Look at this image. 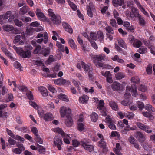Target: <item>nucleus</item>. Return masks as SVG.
<instances>
[{"label":"nucleus","mask_w":155,"mask_h":155,"mask_svg":"<svg viewBox=\"0 0 155 155\" xmlns=\"http://www.w3.org/2000/svg\"><path fill=\"white\" fill-rule=\"evenodd\" d=\"M111 59L113 61H117L119 63L123 64L124 62V61L122 59L120 58L118 55H115L114 57H112Z\"/></svg>","instance_id":"32"},{"label":"nucleus","mask_w":155,"mask_h":155,"mask_svg":"<svg viewBox=\"0 0 155 155\" xmlns=\"http://www.w3.org/2000/svg\"><path fill=\"white\" fill-rule=\"evenodd\" d=\"M44 119L45 121H51L53 119V117L51 113H47L44 115Z\"/></svg>","instance_id":"26"},{"label":"nucleus","mask_w":155,"mask_h":155,"mask_svg":"<svg viewBox=\"0 0 155 155\" xmlns=\"http://www.w3.org/2000/svg\"><path fill=\"white\" fill-rule=\"evenodd\" d=\"M41 54L45 56L48 55L50 53V49L48 48H46L44 50H42L41 52Z\"/></svg>","instance_id":"48"},{"label":"nucleus","mask_w":155,"mask_h":155,"mask_svg":"<svg viewBox=\"0 0 155 155\" xmlns=\"http://www.w3.org/2000/svg\"><path fill=\"white\" fill-rule=\"evenodd\" d=\"M145 109L150 112H154L155 111V108L150 104H146L145 107Z\"/></svg>","instance_id":"35"},{"label":"nucleus","mask_w":155,"mask_h":155,"mask_svg":"<svg viewBox=\"0 0 155 155\" xmlns=\"http://www.w3.org/2000/svg\"><path fill=\"white\" fill-rule=\"evenodd\" d=\"M106 31L109 34H113L114 33V31L113 29L110 26H107L105 28Z\"/></svg>","instance_id":"51"},{"label":"nucleus","mask_w":155,"mask_h":155,"mask_svg":"<svg viewBox=\"0 0 155 155\" xmlns=\"http://www.w3.org/2000/svg\"><path fill=\"white\" fill-rule=\"evenodd\" d=\"M21 21L24 22H28L31 21V18L29 17L23 16L21 17Z\"/></svg>","instance_id":"46"},{"label":"nucleus","mask_w":155,"mask_h":155,"mask_svg":"<svg viewBox=\"0 0 155 155\" xmlns=\"http://www.w3.org/2000/svg\"><path fill=\"white\" fill-rule=\"evenodd\" d=\"M139 24L142 26H144L146 24V22L144 17L140 15L138 18Z\"/></svg>","instance_id":"25"},{"label":"nucleus","mask_w":155,"mask_h":155,"mask_svg":"<svg viewBox=\"0 0 155 155\" xmlns=\"http://www.w3.org/2000/svg\"><path fill=\"white\" fill-rule=\"evenodd\" d=\"M95 58L97 61H100L102 60H104L106 59V57L104 54L96 55Z\"/></svg>","instance_id":"33"},{"label":"nucleus","mask_w":155,"mask_h":155,"mask_svg":"<svg viewBox=\"0 0 155 155\" xmlns=\"http://www.w3.org/2000/svg\"><path fill=\"white\" fill-rule=\"evenodd\" d=\"M135 137L140 142H143L145 140V136L141 132H137Z\"/></svg>","instance_id":"18"},{"label":"nucleus","mask_w":155,"mask_h":155,"mask_svg":"<svg viewBox=\"0 0 155 155\" xmlns=\"http://www.w3.org/2000/svg\"><path fill=\"white\" fill-rule=\"evenodd\" d=\"M25 40V34L24 32L21 33V34L16 36L15 37L14 42L15 43L19 42V44L22 45L24 44Z\"/></svg>","instance_id":"8"},{"label":"nucleus","mask_w":155,"mask_h":155,"mask_svg":"<svg viewBox=\"0 0 155 155\" xmlns=\"http://www.w3.org/2000/svg\"><path fill=\"white\" fill-rule=\"evenodd\" d=\"M52 130L55 132L57 133L58 134H61L62 137L63 138L64 141L66 144H70V140H71V138L69 135L65 133L61 128L58 127L52 129Z\"/></svg>","instance_id":"2"},{"label":"nucleus","mask_w":155,"mask_h":155,"mask_svg":"<svg viewBox=\"0 0 155 155\" xmlns=\"http://www.w3.org/2000/svg\"><path fill=\"white\" fill-rule=\"evenodd\" d=\"M111 87L115 91L122 90L123 88L122 85L117 82H114L112 84Z\"/></svg>","instance_id":"13"},{"label":"nucleus","mask_w":155,"mask_h":155,"mask_svg":"<svg viewBox=\"0 0 155 155\" xmlns=\"http://www.w3.org/2000/svg\"><path fill=\"white\" fill-rule=\"evenodd\" d=\"M91 120L94 122H96L97 120L98 116L97 114L95 113H92L91 116Z\"/></svg>","instance_id":"43"},{"label":"nucleus","mask_w":155,"mask_h":155,"mask_svg":"<svg viewBox=\"0 0 155 155\" xmlns=\"http://www.w3.org/2000/svg\"><path fill=\"white\" fill-rule=\"evenodd\" d=\"M148 48L150 49L151 53L155 55V47L151 45Z\"/></svg>","instance_id":"64"},{"label":"nucleus","mask_w":155,"mask_h":155,"mask_svg":"<svg viewBox=\"0 0 155 155\" xmlns=\"http://www.w3.org/2000/svg\"><path fill=\"white\" fill-rule=\"evenodd\" d=\"M3 29L5 31L9 32L13 30V27L10 25H4L3 27Z\"/></svg>","instance_id":"40"},{"label":"nucleus","mask_w":155,"mask_h":155,"mask_svg":"<svg viewBox=\"0 0 155 155\" xmlns=\"http://www.w3.org/2000/svg\"><path fill=\"white\" fill-rule=\"evenodd\" d=\"M87 12L88 15L91 18L93 16V14L92 12V11L93 9H91L90 7L87 6Z\"/></svg>","instance_id":"58"},{"label":"nucleus","mask_w":155,"mask_h":155,"mask_svg":"<svg viewBox=\"0 0 155 155\" xmlns=\"http://www.w3.org/2000/svg\"><path fill=\"white\" fill-rule=\"evenodd\" d=\"M104 101L103 100H101L99 102V104L97 106V108L101 110V114L102 116H105L107 114L106 113V108L104 106Z\"/></svg>","instance_id":"12"},{"label":"nucleus","mask_w":155,"mask_h":155,"mask_svg":"<svg viewBox=\"0 0 155 155\" xmlns=\"http://www.w3.org/2000/svg\"><path fill=\"white\" fill-rule=\"evenodd\" d=\"M117 39L119 45L124 49H126L127 48V46L124 41L122 38H117Z\"/></svg>","instance_id":"29"},{"label":"nucleus","mask_w":155,"mask_h":155,"mask_svg":"<svg viewBox=\"0 0 155 155\" xmlns=\"http://www.w3.org/2000/svg\"><path fill=\"white\" fill-rule=\"evenodd\" d=\"M137 105L140 110H142L143 109L145 108L144 104L143 102L137 101Z\"/></svg>","instance_id":"47"},{"label":"nucleus","mask_w":155,"mask_h":155,"mask_svg":"<svg viewBox=\"0 0 155 155\" xmlns=\"http://www.w3.org/2000/svg\"><path fill=\"white\" fill-rule=\"evenodd\" d=\"M44 37V39L43 38L38 39L37 40V42L38 43H41L43 41L45 44H46L48 42V35L47 32H45L43 34L39 33L37 35L36 38H39Z\"/></svg>","instance_id":"7"},{"label":"nucleus","mask_w":155,"mask_h":155,"mask_svg":"<svg viewBox=\"0 0 155 155\" xmlns=\"http://www.w3.org/2000/svg\"><path fill=\"white\" fill-rule=\"evenodd\" d=\"M94 63L97 67H99L102 69H108L111 67V66L105 64L100 61H95L94 62Z\"/></svg>","instance_id":"20"},{"label":"nucleus","mask_w":155,"mask_h":155,"mask_svg":"<svg viewBox=\"0 0 155 155\" xmlns=\"http://www.w3.org/2000/svg\"><path fill=\"white\" fill-rule=\"evenodd\" d=\"M99 146L101 147L102 148L105 152H107L108 151L107 148L106 147V143L104 141V140H102L99 142Z\"/></svg>","instance_id":"24"},{"label":"nucleus","mask_w":155,"mask_h":155,"mask_svg":"<svg viewBox=\"0 0 155 155\" xmlns=\"http://www.w3.org/2000/svg\"><path fill=\"white\" fill-rule=\"evenodd\" d=\"M109 104L111 108L114 110L117 111L118 110V106L115 102L110 101L109 103Z\"/></svg>","instance_id":"30"},{"label":"nucleus","mask_w":155,"mask_h":155,"mask_svg":"<svg viewBox=\"0 0 155 155\" xmlns=\"http://www.w3.org/2000/svg\"><path fill=\"white\" fill-rule=\"evenodd\" d=\"M110 24L113 27L117 28L118 27V25H117L116 21L115 19H112L110 20Z\"/></svg>","instance_id":"52"},{"label":"nucleus","mask_w":155,"mask_h":155,"mask_svg":"<svg viewBox=\"0 0 155 155\" xmlns=\"http://www.w3.org/2000/svg\"><path fill=\"white\" fill-rule=\"evenodd\" d=\"M137 126L140 129L143 130L147 133H150L152 132V130H150L149 126L145 125L143 124L137 122L136 123Z\"/></svg>","instance_id":"9"},{"label":"nucleus","mask_w":155,"mask_h":155,"mask_svg":"<svg viewBox=\"0 0 155 155\" xmlns=\"http://www.w3.org/2000/svg\"><path fill=\"white\" fill-rule=\"evenodd\" d=\"M12 12L10 11H8L6 13L3 15H0V24L2 25L5 22V20L8 19L10 17V18L8 19L10 22H11L13 19L14 18V16H11Z\"/></svg>","instance_id":"4"},{"label":"nucleus","mask_w":155,"mask_h":155,"mask_svg":"<svg viewBox=\"0 0 155 155\" xmlns=\"http://www.w3.org/2000/svg\"><path fill=\"white\" fill-rule=\"evenodd\" d=\"M124 116L130 119H133L135 115L132 112H126L124 113Z\"/></svg>","instance_id":"36"},{"label":"nucleus","mask_w":155,"mask_h":155,"mask_svg":"<svg viewBox=\"0 0 155 155\" xmlns=\"http://www.w3.org/2000/svg\"><path fill=\"white\" fill-rule=\"evenodd\" d=\"M125 76L121 72H119L115 75V77L117 80H120L125 78Z\"/></svg>","instance_id":"42"},{"label":"nucleus","mask_w":155,"mask_h":155,"mask_svg":"<svg viewBox=\"0 0 155 155\" xmlns=\"http://www.w3.org/2000/svg\"><path fill=\"white\" fill-rule=\"evenodd\" d=\"M124 0H113L112 3L114 6H121L124 3Z\"/></svg>","instance_id":"27"},{"label":"nucleus","mask_w":155,"mask_h":155,"mask_svg":"<svg viewBox=\"0 0 155 155\" xmlns=\"http://www.w3.org/2000/svg\"><path fill=\"white\" fill-rule=\"evenodd\" d=\"M142 45V42L137 39H135L133 43V45L134 47L139 48Z\"/></svg>","instance_id":"38"},{"label":"nucleus","mask_w":155,"mask_h":155,"mask_svg":"<svg viewBox=\"0 0 155 155\" xmlns=\"http://www.w3.org/2000/svg\"><path fill=\"white\" fill-rule=\"evenodd\" d=\"M152 64H149L146 68V71L147 74L150 75L152 73Z\"/></svg>","instance_id":"45"},{"label":"nucleus","mask_w":155,"mask_h":155,"mask_svg":"<svg viewBox=\"0 0 155 155\" xmlns=\"http://www.w3.org/2000/svg\"><path fill=\"white\" fill-rule=\"evenodd\" d=\"M54 61V59L52 55H50L48 59L46 61L45 64H48L51 62Z\"/></svg>","instance_id":"62"},{"label":"nucleus","mask_w":155,"mask_h":155,"mask_svg":"<svg viewBox=\"0 0 155 155\" xmlns=\"http://www.w3.org/2000/svg\"><path fill=\"white\" fill-rule=\"evenodd\" d=\"M54 82L55 84L59 85L70 84V82L68 80H66L62 78L54 80Z\"/></svg>","instance_id":"14"},{"label":"nucleus","mask_w":155,"mask_h":155,"mask_svg":"<svg viewBox=\"0 0 155 155\" xmlns=\"http://www.w3.org/2000/svg\"><path fill=\"white\" fill-rule=\"evenodd\" d=\"M48 15L51 17V20L53 24H58L61 22V17L59 15L54 14L51 9L48 10Z\"/></svg>","instance_id":"3"},{"label":"nucleus","mask_w":155,"mask_h":155,"mask_svg":"<svg viewBox=\"0 0 155 155\" xmlns=\"http://www.w3.org/2000/svg\"><path fill=\"white\" fill-rule=\"evenodd\" d=\"M31 131L34 134V135L36 136H37L39 135L38 130L35 127H32L31 128Z\"/></svg>","instance_id":"59"},{"label":"nucleus","mask_w":155,"mask_h":155,"mask_svg":"<svg viewBox=\"0 0 155 155\" xmlns=\"http://www.w3.org/2000/svg\"><path fill=\"white\" fill-rule=\"evenodd\" d=\"M35 13L37 17L40 20L44 22H48L50 24V21L48 18L45 16L41 9L37 8L35 11Z\"/></svg>","instance_id":"6"},{"label":"nucleus","mask_w":155,"mask_h":155,"mask_svg":"<svg viewBox=\"0 0 155 155\" xmlns=\"http://www.w3.org/2000/svg\"><path fill=\"white\" fill-rule=\"evenodd\" d=\"M81 145L83 146L85 149L89 152H91L94 150V147L91 145H89L83 141L81 142Z\"/></svg>","instance_id":"15"},{"label":"nucleus","mask_w":155,"mask_h":155,"mask_svg":"<svg viewBox=\"0 0 155 155\" xmlns=\"http://www.w3.org/2000/svg\"><path fill=\"white\" fill-rule=\"evenodd\" d=\"M90 36L92 39L95 40H97L98 38L95 32H91L90 33Z\"/></svg>","instance_id":"57"},{"label":"nucleus","mask_w":155,"mask_h":155,"mask_svg":"<svg viewBox=\"0 0 155 155\" xmlns=\"http://www.w3.org/2000/svg\"><path fill=\"white\" fill-rule=\"evenodd\" d=\"M138 90L142 92H145L147 90V87L145 85L141 84L138 87Z\"/></svg>","instance_id":"53"},{"label":"nucleus","mask_w":155,"mask_h":155,"mask_svg":"<svg viewBox=\"0 0 155 155\" xmlns=\"http://www.w3.org/2000/svg\"><path fill=\"white\" fill-rule=\"evenodd\" d=\"M58 97L59 99L66 102H68L69 101V99L67 96L65 94H61L58 96Z\"/></svg>","instance_id":"37"},{"label":"nucleus","mask_w":155,"mask_h":155,"mask_svg":"<svg viewBox=\"0 0 155 155\" xmlns=\"http://www.w3.org/2000/svg\"><path fill=\"white\" fill-rule=\"evenodd\" d=\"M97 35L100 41L101 42H102L103 41L104 38V35L103 32L101 31H99L97 32Z\"/></svg>","instance_id":"50"},{"label":"nucleus","mask_w":155,"mask_h":155,"mask_svg":"<svg viewBox=\"0 0 155 155\" xmlns=\"http://www.w3.org/2000/svg\"><path fill=\"white\" fill-rule=\"evenodd\" d=\"M48 89L51 92L53 93H55L56 90L51 85L48 84L47 86Z\"/></svg>","instance_id":"63"},{"label":"nucleus","mask_w":155,"mask_h":155,"mask_svg":"<svg viewBox=\"0 0 155 155\" xmlns=\"http://www.w3.org/2000/svg\"><path fill=\"white\" fill-rule=\"evenodd\" d=\"M62 144L61 139L56 136L55 137L54 141V146L56 147L60 150L61 149V145Z\"/></svg>","instance_id":"11"},{"label":"nucleus","mask_w":155,"mask_h":155,"mask_svg":"<svg viewBox=\"0 0 155 155\" xmlns=\"http://www.w3.org/2000/svg\"><path fill=\"white\" fill-rule=\"evenodd\" d=\"M123 25L125 27L127 30L130 31L133 33L134 32L135 30L134 26L133 25H131L129 22L127 21L124 22Z\"/></svg>","instance_id":"17"},{"label":"nucleus","mask_w":155,"mask_h":155,"mask_svg":"<svg viewBox=\"0 0 155 155\" xmlns=\"http://www.w3.org/2000/svg\"><path fill=\"white\" fill-rule=\"evenodd\" d=\"M89 97L87 95H83L79 98V101L82 104H87L89 100Z\"/></svg>","instance_id":"23"},{"label":"nucleus","mask_w":155,"mask_h":155,"mask_svg":"<svg viewBox=\"0 0 155 155\" xmlns=\"http://www.w3.org/2000/svg\"><path fill=\"white\" fill-rule=\"evenodd\" d=\"M126 91V93L124 95L126 99H127L131 96L130 93H131L132 96L134 97H136L138 95L136 86L135 85H132L131 86H127Z\"/></svg>","instance_id":"1"},{"label":"nucleus","mask_w":155,"mask_h":155,"mask_svg":"<svg viewBox=\"0 0 155 155\" xmlns=\"http://www.w3.org/2000/svg\"><path fill=\"white\" fill-rule=\"evenodd\" d=\"M82 67L84 69V71H88L90 70V66L86 64L85 63H82Z\"/></svg>","instance_id":"54"},{"label":"nucleus","mask_w":155,"mask_h":155,"mask_svg":"<svg viewBox=\"0 0 155 155\" xmlns=\"http://www.w3.org/2000/svg\"><path fill=\"white\" fill-rule=\"evenodd\" d=\"M63 26L65 30L70 34H72L73 32V30L69 25L66 22H63Z\"/></svg>","instance_id":"21"},{"label":"nucleus","mask_w":155,"mask_h":155,"mask_svg":"<svg viewBox=\"0 0 155 155\" xmlns=\"http://www.w3.org/2000/svg\"><path fill=\"white\" fill-rule=\"evenodd\" d=\"M131 11L130 14V16L132 19L135 20V18H138L140 15L138 9L134 7L131 8Z\"/></svg>","instance_id":"10"},{"label":"nucleus","mask_w":155,"mask_h":155,"mask_svg":"<svg viewBox=\"0 0 155 155\" xmlns=\"http://www.w3.org/2000/svg\"><path fill=\"white\" fill-rule=\"evenodd\" d=\"M138 52L141 54H145L147 52V49L144 46H141L138 49Z\"/></svg>","instance_id":"39"},{"label":"nucleus","mask_w":155,"mask_h":155,"mask_svg":"<svg viewBox=\"0 0 155 155\" xmlns=\"http://www.w3.org/2000/svg\"><path fill=\"white\" fill-rule=\"evenodd\" d=\"M31 53L29 51L26 50V51H24L23 50L21 56L24 58H29L31 57Z\"/></svg>","instance_id":"34"},{"label":"nucleus","mask_w":155,"mask_h":155,"mask_svg":"<svg viewBox=\"0 0 155 155\" xmlns=\"http://www.w3.org/2000/svg\"><path fill=\"white\" fill-rule=\"evenodd\" d=\"M131 81L134 83H138L140 81V79L137 76L131 78Z\"/></svg>","instance_id":"60"},{"label":"nucleus","mask_w":155,"mask_h":155,"mask_svg":"<svg viewBox=\"0 0 155 155\" xmlns=\"http://www.w3.org/2000/svg\"><path fill=\"white\" fill-rule=\"evenodd\" d=\"M14 23L16 25L19 27L23 25L22 22L18 19H15L14 21Z\"/></svg>","instance_id":"61"},{"label":"nucleus","mask_w":155,"mask_h":155,"mask_svg":"<svg viewBox=\"0 0 155 155\" xmlns=\"http://www.w3.org/2000/svg\"><path fill=\"white\" fill-rule=\"evenodd\" d=\"M67 1L71 8L73 10L75 11L77 9V7L75 4L72 2L70 0H67Z\"/></svg>","instance_id":"44"},{"label":"nucleus","mask_w":155,"mask_h":155,"mask_svg":"<svg viewBox=\"0 0 155 155\" xmlns=\"http://www.w3.org/2000/svg\"><path fill=\"white\" fill-rule=\"evenodd\" d=\"M35 140L40 144H42L43 143V140L40 137L39 135L35 137Z\"/></svg>","instance_id":"56"},{"label":"nucleus","mask_w":155,"mask_h":155,"mask_svg":"<svg viewBox=\"0 0 155 155\" xmlns=\"http://www.w3.org/2000/svg\"><path fill=\"white\" fill-rule=\"evenodd\" d=\"M67 118L65 121V124L68 127H71L73 125V121L70 116L66 117Z\"/></svg>","instance_id":"28"},{"label":"nucleus","mask_w":155,"mask_h":155,"mask_svg":"<svg viewBox=\"0 0 155 155\" xmlns=\"http://www.w3.org/2000/svg\"><path fill=\"white\" fill-rule=\"evenodd\" d=\"M43 30V28L42 27H39L38 28H30L27 29L26 30L27 33L28 34L30 35L35 34V31L39 32Z\"/></svg>","instance_id":"16"},{"label":"nucleus","mask_w":155,"mask_h":155,"mask_svg":"<svg viewBox=\"0 0 155 155\" xmlns=\"http://www.w3.org/2000/svg\"><path fill=\"white\" fill-rule=\"evenodd\" d=\"M78 129L80 132L84 131L85 129L84 124L82 123H78Z\"/></svg>","instance_id":"41"},{"label":"nucleus","mask_w":155,"mask_h":155,"mask_svg":"<svg viewBox=\"0 0 155 155\" xmlns=\"http://www.w3.org/2000/svg\"><path fill=\"white\" fill-rule=\"evenodd\" d=\"M38 89L43 97H45L48 96V91L45 87L42 86H39L38 87Z\"/></svg>","instance_id":"19"},{"label":"nucleus","mask_w":155,"mask_h":155,"mask_svg":"<svg viewBox=\"0 0 155 155\" xmlns=\"http://www.w3.org/2000/svg\"><path fill=\"white\" fill-rule=\"evenodd\" d=\"M29 104L32 106L35 109H38L39 107L36 104L35 102L32 101H29Z\"/></svg>","instance_id":"55"},{"label":"nucleus","mask_w":155,"mask_h":155,"mask_svg":"<svg viewBox=\"0 0 155 155\" xmlns=\"http://www.w3.org/2000/svg\"><path fill=\"white\" fill-rule=\"evenodd\" d=\"M60 112L61 117H64L70 116L71 111L68 107L63 106L61 107Z\"/></svg>","instance_id":"5"},{"label":"nucleus","mask_w":155,"mask_h":155,"mask_svg":"<svg viewBox=\"0 0 155 155\" xmlns=\"http://www.w3.org/2000/svg\"><path fill=\"white\" fill-rule=\"evenodd\" d=\"M68 42L70 47L74 49H76L77 48V46L76 45L74 41L72 39L70 38L68 39Z\"/></svg>","instance_id":"31"},{"label":"nucleus","mask_w":155,"mask_h":155,"mask_svg":"<svg viewBox=\"0 0 155 155\" xmlns=\"http://www.w3.org/2000/svg\"><path fill=\"white\" fill-rule=\"evenodd\" d=\"M13 48L15 50L16 52L18 54L21 56V54L23 52V50L20 48H18L15 45L13 46Z\"/></svg>","instance_id":"49"},{"label":"nucleus","mask_w":155,"mask_h":155,"mask_svg":"<svg viewBox=\"0 0 155 155\" xmlns=\"http://www.w3.org/2000/svg\"><path fill=\"white\" fill-rule=\"evenodd\" d=\"M30 10V8L26 5H25L21 8L19 10V14L24 15L27 13Z\"/></svg>","instance_id":"22"}]
</instances>
